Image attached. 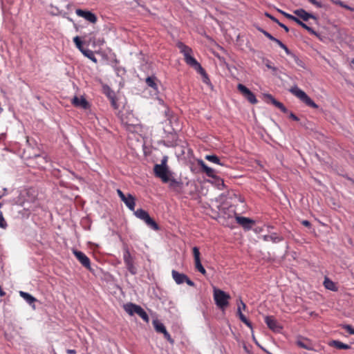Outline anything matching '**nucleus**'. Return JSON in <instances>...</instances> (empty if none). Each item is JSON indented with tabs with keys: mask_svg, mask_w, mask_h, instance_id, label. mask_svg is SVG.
Returning a JSON list of instances; mask_svg holds the SVG:
<instances>
[{
	"mask_svg": "<svg viewBox=\"0 0 354 354\" xmlns=\"http://www.w3.org/2000/svg\"><path fill=\"white\" fill-rule=\"evenodd\" d=\"M177 46L180 49V52L183 54L185 62L194 68L199 73H203L204 69L197 62V60L192 55V49L181 42L178 43Z\"/></svg>",
	"mask_w": 354,
	"mask_h": 354,
	"instance_id": "obj_1",
	"label": "nucleus"
},
{
	"mask_svg": "<svg viewBox=\"0 0 354 354\" xmlns=\"http://www.w3.org/2000/svg\"><path fill=\"white\" fill-rule=\"evenodd\" d=\"M155 175L160 178L164 183H169L170 185L172 186L178 183L171 179V174L168 169V167L162 165H156L153 168Z\"/></svg>",
	"mask_w": 354,
	"mask_h": 354,
	"instance_id": "obj_2",
	"label": "nucleus"
},
{
	"mask_svg": "<svg viewBox=\"0 0 354 354\" xmlns=\"http://www.w3.org/2000/svg\"><path fill=\"white\" fill-rule=\"evenodd\" d=\"M124 310L131 316L138 315L144 321L149 322V319L147 313L138 305L127 303L123 306Z\"/></svg>",
	"mask_w": 354,
	"mask_h": 354,
	"instance_id": "obj_3",
	"label": "nucleus"
},
{
	"mask_svg": "<svg viewBox=\"0 0 354 354\" xmlns=\"http://www.w3.org/2000/svg\"><path fill=\"white\" fill-rule=\"evenodd\" d=\"M214 299L216 304L221 308H224L229 304L230 295L224 291L214 287Z\"/></svg>",
	"mask_w": 354,
	"mask_h": 354,
	"instance_id": "obj_4",
	"label": "nucleus"
},
{
	"mask_svg": "<svg viewBox=\"0 0 354 354\" xmlns=\"http://www.w3.org/2000/svg\"><path fill=\"white\" fill-rule=\"evenodd\" d=\"M290 92L298 97L301 101L305 103L306 105L317 109L318 108L317 104H316L308 95L307 94L300 89L297 86H294L290 88Z\"/></svg>",
	"mask_w": 354,
	"mask_h": 354,
	"instance_id": "obj_5",
	"label": "nucleus"
},
{
	"mask_svg": "<svg viewBox=\"0 0 354 354\" xmlns=\"http://www.w3.org/2000/svg\"><path fill=\"white\" fill-rule=\"evenodd\" d=\"M134 214L136 217L145 221V223L153 230H158L157 223L150 217L149 214L145 210L138 209L134 212Z\"/></svg>",
	"mask_w": 354,
	"mask_h": 354,
	"instance_id": "obj_6",
	"label": "nucleus"
},
{
	"mask_svg": "<svg viewBox=\"0 0 354 354\" xmlns=\"http://www.w3.org/2000/svg\"><path fill=\"white\" fill-rule=\"evenodd\" d=\"M263 34L266 37H267L269 39H270V40L274 41L276 44H277L281 48H283L285 50V52H286V53L287 55H290L295 59V61L299 65H300L301 61L299 60V59L295 54L291 53V51L287 48V46L286 45H284L280 40H279L278 39H277V38L274 37L273 36H272L267 31H263Z\"/></svg>",
	"mask_w": 354,
	"mask_h": 354,
	"instance_id": "obj_7",
	"label": "nucleus"
},
{
	"mask_svg": "<svg viewBox=\"0 0 354 354\" xmlns=\"http://www.w3.org/2000/svg\"><path fill=\"white\" fill-rule=\"evenodd\" d=\"M117 193L120 199L124 203L127 207L131 211L135 209V198L130 194L125 195L120 189H117Z\"/></svg>",
	"mask_w": 354,
	"mask_h": 354,
	"instance_id": "obj_8",
	"label": "nucleus"
},
{
	"mask_svg": "<svg viewBox=\"0 0 354 354\" xmlns=\"http://www.w3.org/2000/svg\"><path fill=\"white\" fill-rule=\"evenodd\" d=\"M237 88L241 95L247 99L251 104H257V100L253 93L242 84H239Z\"/></svg>",
	"mask_w": 354,
	"mask_h": 354,
	"instance_id": "obj_9",
	"label": "nucleus"
},
{
	"mask_svg": "<svg viewBox=\"0 0 354 354\" xmlns=\"http://www.w3.org/2000/svg\"><path fill=\"white\" fill-rule=\"evenodd\" d=\"M153 325L155 328V330L156 332L162 333L164 335V337L171 343H174V339L171 337V335L167 332L165 326L162 323L159 322L158 320L156 319L153 321Z\"/></svg>",
	"mask_w": 354,
	"mask_h": 354,
	"instance_id": "obj_10",
	"label": "nucleus"
},
{
	"mask_svg": "<svg viewBox=\"0 0 354 354\" xmlns=\"http://www.w3.org/2000/svg\"><path fill=\"white\" fill-rule=\"evenodd\" d=\"M193 254L194 257V263H195V268L197 269L202 274L205 275L206 274V270L203 268V266L201 264V258H200V252L197 247H194L192 248Z\"/></svg>",
	"mask_w": 354,
	"mask_h": 354,
	"instance_id": "obj_11",
	"label": "nucleus"
},
{
	"mask_svg": "<svg viewBox=\"0 0 354 354\" xmlns=\"http://www.w3.org/2000/svg\"><path fill=\"white\" fill-rule=\"evenodd\" d=\"M263 99L267 103L273 104L283 113H288V109L284 106V105L274 99L270 94H263Z\"/></svg>",
	"mask_w": 354,
	"mask_h": 354,
	"instance_id": "obj_12",
	"label": "nucleus"
},
{
	"mask_svg": "<svg viewBox=\"0 0 354 354\" xmlns=\"http://www.w3.org/2000/svg\"><path fill=\"white\" fill-rule=\"evenodd\" d=\"M124 263L127 266L128 270L131 274H135L136 272V270L133 266V257H131L129 251L127 249H126L124 252Z\"/></svg>",
	"mask_w": 354,
	"mask_h": 354,
	"instance_id": "obj_13",
	"label": "nucleus"
},
{
	"mask_svg": "<svg viewBox=\"0 0 354 354\" xmlns=\"http://www.w3.org/2000/svg\"><path fill=\"white\" fill-rule=\"evenodd\" d=\"M75 12L79 17H83L93 24L95 23L97 21L96 16L90 11L77 9Z\"/></svg>",
	"mask_w": 354,
	"mask_h": 354,
	"instance_id": "obj_14",
	"label": "nucleus"
},
{
	"mask_svg": "<svg viewBox=\"0 0 354 354\" xmlns=\"http://www.w3.org/2000/svg\"><path fill=\"white\" fill-rule=\"evenodd\" d=\"M265 322L270 329L274 332H279L281 326L272 316L265 317Z\"/></svg>",
	"mask_w": 354,
	"mask_h": 354,
	"instance_id": "obj_15",
	"label": "nucleus"
},
{
	"mask_svg": "<svg viewBox=\"0 0 354 354\" xmlns=\"http://www.w3.org/2000/svg\"><path fill=\"white\" fill-rule=\"evenodd\" d=\"M73 253L78 261L86 268H90V260L81 251L76 250H73Z\"/></svg>",
	"mask_w": 354,
	"mask_h": 354,
	"instance_id": "obj_16",
	"label": "nucleus"
},
{
	"mask_svg": "<svg viewBox=\"0 0 354 354\" xmlns=\"http://www.w3.org/2000/svg\"><path fill=\"white\" fill-rule=\"evenodd\" d=\"M236 220L245 230H250L254 224V221L243 216H236Z\"/></svg>",
	"mask_w": 354,
	"mask_h": 354,
	"instance_id": "obj_17",
	"label": "nucleus"
},
{
	"mask_svg": "<svg viewBox=\"0 0 354 354\" xmlns=\"http://www.w3.org/2000/svg\"><path fill=\"white\" fill-rule=\"evenodd\" d=\"M239 303L238 304L237 313L240 319L245 323L249 328H252L251 323L246 319L243 314H241V309L245 308V304L243 302L241 299H239Z\"/></svg>",
	"mask_w": 354,
	"mask_h": 354,
	"instance_id": "obj_18",
	"label": "nucleus"
},
{
	"mask_svg": "<svg viewBox=\"0 0 354 354\" xmlns=\"http://www.w3.org/2000/svg\"><path fill=\"white\" fill-rule=\"evenodd\" d=\"M239 303L238 304L237 313L240 319L245 323L249 328H252L251 323L246 319L243 314H241V309L245 308V304L243 302L241 299H239Z\"/></svg>",
	"mask_w": 354,
	"mask_h": 354,
	"instance_id": "obj_19",
	"label": "nucleus"
},
{
	"mask_svg": "<svg viewBox=\"0 0 354 354\" xmlns=\"http://www.w3.org/2000/svg\"><path fill=\"white\" fill-rule=\"evenodd\" d=\"M71 102L76 107H80V108H82V109H86L88 105V102L82 96H80V97L75 96L72 99Z\"/></svg>",
	"mask_w": 354,
	"mask_h": 354,
	"instance_id": "obj_20",
	"label": "nucleus"
},
{
	"mask_svg": "<svg viewBox=\"0 0 354 354\" xmlns=\"http://www.w3.org/2000/svg\"><path fill=\"white\" fill-rule=\"evenodd\" d=\"M198 165L202 168L203 171L209 176L212 178H216L215 171L208 166L202 160H198Z\"/></svg>",
	"mask_w": 354,
	"mask_h": 354,
	"instance_id": "obj_21",
	"label": "nucleus"
},
{
	"mask_svg": "<svg viewBox=\"0 0 354 354\" xmlns=\"http://www.w3.org/2000/svg\"><path fill=\"white\" fill-rule=\"evenodd\" d=\"M294 13L300 19H303L304 21H308L309 19H316L315 17L313 16V15L306 12L303 9H298V10H295L294 11Z\"/></svg>",
	"mask_w": 354,
	"mask_h": 354,
	"instance_id": "obj_22",
	"label": "nucleus"
},
{
	"mask_svg": "<svg viewBox=\"0 0 354 354\" xmlns=\"http://www.w3.org/2000/svg\"><path fill=\"white\" fill-rule=\"evenodd\" d=\"M172 277L177 284H181L185 282L186 275L185 274L179 273L176 270L171 272Z\"/></svg>",
	"mask_w": 354,
	"mask_h": 354,
	"instance_id": "obj_23",
	"label": "nucleus"
},
{
	"mask_svg": "<svg viewBox=\"0 0 354 354\" xmlns=\"http://www.w3.org/2000/svg\"><path fill=\"white\" fill-rule=\"evenodd\" d=\"M19 295L24 300H26L28 304H29L30 305L32 306L33 308H35V306L33 305V304L36 301V300H37L36 298H35L33 296H32L29 293L24 292V291H19Z\"/></svg>",
	"mask_w": 354,
	"mask_h": 354,
	"instance_id": "obj_24",
	"label": "nucleus"
},
{
	"mask_svg": "<svg viewBox=\"0 0 354 354\" xmlns=\"http://www.w3.org/2000/svg\"><path fill=\"white\" fill-rule=\"evenodd\" d=\"M330 346H334L339 349H348L350 348L349 345L344 344L337 340H333L329 343Z\"/></svg>",
	"mask_w": 354,
	"mask_h": 354,
	"instance_id": "obj_25",
	"label": "nucleus"
},
{
	"mask_svg": "<svg viewBox=\"0 0 354 354\" xmlns=\"http://www.w3.org/2000/svg\"><path fill=\"white\" fill-rule=\"evenodd\" d=\"M263 240L266 241H272L274 243H278L282 240V238L277 236L275 234L271 235H265L263 237Z\"/></svg>",
	"mask_w": 354,
	"mask_h": 354,
	"instance_id": "obj_26",
	"label": "nucleus"
},
{
	"mask_svg": "<svg viewBox=\"0 0 354 354\" xmlns=\"http://www.w3.org/2000/svg\"><path fill=\"white\" fill-rule=\"evenodd\" d=\"M294 21H295L297 24L307 30L309 32H310L313 35H317V33L308 26H307L306 24L302 22L298 17H295L293 19Z\"/></svg>",
	"mask_w": 354,
	"mask_h": 354,
	"instance_id": "obj_27",
	"label": "nucleus"
},
{
	"mask_svg": "<svg viewBox=\"0 0 354 354\" xmlns=\"http://www.w3.org/2000/svg\"><path fill=\"white\" fill-rule=\"evenodd\" d=\"M324 285L326 289L335 291L337 290L335 283L328 278H326L324 281Z\"/></svg>",
	"mask_w": 354,
	"mask_h": 354,
	"instance_id": "obj_28",
	"label": "nucleus"
},
{
	"mask_svg": "<svg viewBox=\"0 0 354 354\" xmlns=\"http://www.w3.org/2000/svg\"><path fill=\"white\" fill-rule=\"evenodd\" d=\"M82 53H83V55L84 56H86V57L91 59L93 62H95V63L97 62V59L95 57L93 52L92 50H88V49H84V50H82Z\"/></svg>",
	"mask_w": 354,
	"mask_h": 354,
	"instance_id": "obj_29",
	"label": "nucleus"
},
{
	"mask_svg": "<svg viewBox=\"0 0 354 354\" xmlns=\"http://www.w3.org/2000/svg\"><path fill=\"white\" fill-rule=\"evenodd\" d=\"M205 159L212 162H214L215 164H217V165H221L223 166V164L222 162H220V160L218 158V156H215V155H207L205 156Z\"/></svg>",
	"mask_w": 354,
	"mask_h": 354,
	"instance_id": "obj_30",
	"label": "nucleus"
},
{
	"mask_svg": "<svg viewBox=\"0 0 354 354\" xmlns=\"http://www.w3.org/2000/svg\"><path fill=\"white\" fill-rule=\"evenodd\" d=\"M146 83H147V84L149 86L154 88L156 90L157 89V85H156V84L155 82V78L154 77H148L146 79Z\"/></svg>",
	"mask_w": 354,
	"mask_h": 354,
	"instance_id": "obj_31",
	"label": "nucleus"
},
{
	"mask_svg": "<svg viewBox=\"0 0 354 354\" xmlns=\"http://www.w3.org/2000/svg\"><path fill=\"white\" fill-rule=\"evenodd\" d=\"M103 91L109 99H112L114 96H115V93L107 86L103 87Z\"/></svg>",
	"mask_w": 354,
	"mask_h": 354,
	"instance_id": "obj_32",
	"label": "nucleus"
},
{
	"mask_svg": "<svg viewBox=\"0 0 354 354\" xmlns=\"http://www.w3.org/2000/svg\"><path fill=\"white\" fill-rule=\"evenodd\" d=\"M73 41L75 44L77 48L82 52V50H84V48H82V42L81 41L80 37L78 36H76L73 38Z\"/></svg>",
	"mask_w": 354,
	"mask_h": 354,
	"instance_id": "obj_33",
	"label": "nucleus"
},
{
	"mask_svg": "<svg viewBox=\"0 0 354 354\" xmlns=\"http://www.w3.org/2000/svg\"><path fill=\"white\" fill-rule=\"evenodd\" d=\"M7 225V223L3 216L2 212H0V227L2 229H6Z\"/></svg>",
	"mask_w": 354,
	"mask_h": 354,
	"instance_id": "obj_34",
	"label": "nucleus"
},
{
	"mask_svg": "<svg viewBox=\"0 0 354 354\" xmlns=\"http://www.w3.org/2000/svg\"><path fill=\"white\" fill-rule=\"evenodd\" d=\"M297 344L299 346H300V347H301V348H305V349H306V350H312V349H313V348H312V347H311L310 345H308V344H305V343H304V342H302V341H297Z\"/></svg>",
	"mask_w": 354,
	"mask_h": 354,
	"instance_id": "obj_35",
	"label": "nucleus"
},
{
	"mask_svg": "<svg viewBox=\"0 0 354 354\" xmlns=\"http://www.w3.org/2000/svg\"><path fill=\"white\" fill-rule=\"evenodd\" d=\"M333 2H334V3H335L337 5H339L341 7L345 8L346 9H348V10H353V8H351L350 6L346 5L345 3H344L340 0H334Z\"/></svg>",
	"mask_w": 354,
	"mask_h": 354,
	"instance_id": "obj_36",
	"label": "nucleus"
},
{
	"mask_svg": "<svg viewBox=\"0 0 354 354\" xmlns=\"http://www.w3.org/2000/svg\"><path fill=\"white\" fill-rule=\"evenodd\" d=\"M342 328L346 329L350 334H354V329L351 327V325L344 324L342 325Z\"/></svg>",
	"mask_w": 354,
	"mask_h": 354,
	"instance_id": "obj_37",
	"label": "nucleus"
},
{
	"mask_svg": "<svg viewBox=\"0 0 354 354\" xmlns=\"http://www.w3.org/2000/svg\"><path fill=\"white\" fill-rule=\"evenodd\" d=\"M279 12L283 15L285 16L286 17H287L288 19H291L293 21L294 18L295 17V16L292 15H290L288 13H286L282 10H279Z\"/></svg>",
	"mask_w": 354,
	"mask_h": 354,
	"instance_id": "obj_38",
	"label": "nucleus"
},
{
	"mask_svg": "<svg viewBox=\"0 0 354 354\" xmlns=\"http://www.w3.org/2000/svg\"><path fill=\"white\" fill-rule=\"evenodd\" d=\"M109 100H111V105L113 106V107L115 109H118V104L116 102L115 96H114L112 99H109Z\"/></svg>",
	"mask_w": 354,
	"mask_h": 354,
	"instance_id": "obj_39",
	"label": "nucleus"
},
{
	"mask_svg": "<svg viewBox=\"0 0 354 354\" xmlns=\"http://www.w3.org/2000/svg\"><path fill=\"white\" fill-rule=\"evenodd\" d=\"M201 74L203 76V82L205 84H209V80L207 77L206 73L204 71L203 73H201Z\"/></svg>",
	"mask_w": 354,
	"mask_h": 354,
	"instance_id": "obj_40",
	"label": "nucleus"
},
{
	"mask_svg": "<svg viewBox=\"0 0 354 354\" xmlns=\"http://www.w3.org/2000/svg\"><path fill=\"white\" fill-rule=\"evenodd\" d=\"M308 1L318 8H320L322 6L321 3L319 2H318L317 0H308Z\"/></svg>",
	"mask_w": 354,
	"mask_h": 354,
	"instance_id": "obj_41",
	"label": "nucleus"
},
{
	"mask_svg": "<svg viewBox=\"0 0 354 354\" xmlns=\"http://www.w3.org/2000/svg\"><path fill=\"white\" fill-rule=\"evenodd\" d=\"M167 156H165L163 157V158L161 160V163L160 164H158L159 165H162V166H165V167H167Z\"/></svg>",
	"mask_w": 354,
	"mask_h": 354,
	"instance_id": "obj_42",
	"label": "nucleus"
},
{
	"mask_svg": "<svg viewBox=\"0 0 354 354\" xmlns=\"http://www.w3.org/2000/svg\"><path fill=\"white\" fill-rule=\"evenodd\" d=\"M185 282L187 283V285L190 286H194V283L191 281L187 277H186V279L185 280Z\"/></svg>",
	"mask_w": 354,
	"mask_h": 354,
	"instance_id": "obj_43",
	"label": "nucleus"
},
{
	"mask_svg": "<svg viewBox=\"0 0 354 354\" xmlns=\"http://www.w3.org/2000/svg\"><path fill=\"white\" fill-rule=\"evenodd\" d=\"M289 117L295 121H297L299 120L298 118L292 112L290 113Z\"/></svg>",
	"mask_w": 354,
	"mask_h": 354,
	"instance_id": "obj_44",
	"label": "nucleus"
},
{
	"mask_svg": "<svg viewBox=\"0 0 354 354\" xmlns=\"http://www.w3.org/2000/svg\"><path fill=\"white\" fill-rule=\"evenodd\" d=\"M266 15L267 17H268L270 19H271L273 21H274V22H276L277 24L279 22L276 18H274V17L271 16L268 13H266Z\"/></svg>",
	"mask_w": 354,
	"mask_h": 354,
	"instance_id": "obj_45",
	"label": "nucleus"
},
{
	"mask_svg": "<svg viewBox=\"0 0 354 354\" xmlns=\"http://www.w3.org/2000/svg\"><path fill=\"white\" fill-rule=\"evenodd\" d=\"M218 59L221 62V64L223 65V66H227V64L226 63V62L224 60V59L221 58V57H218Z\"/></svg>",
	"mask_w": 354,
	"mask_h": 354,
	"instance_id": "obj_46",
	"label": "nucleus"
},
{
	"mask_svg": "<svg viewBox=\"0 0 354 354\" xmlns=\"http://www.w3.org/2000/svg\"><path fill=\"white\" fill-rule=\"evenodd\" d=\"M278 24H279L281 28H283L286 32H288L289 29H288V28L286 26H285L284 24H281V23H280V22H279V23H278Z\"/></svg>",
	"mask_w": 354,
	"mask_h": 354,
	"instance_id": "obj_47",
	"label": "nucleus"
},
{
	"mask_svg": "<svg viewBox=\"0 0 354 354\" xmlns=\"http://www.w3.org/2000/svg\"><path fill=\"white\" fill-rule=\"evenodd\" d=\"M302 224L304 225V226H306V227H309L310 223L308 221H306V220H304L302 221Z\"/></svg>",
	"mask_w": 354,
	"mask_h": 354,
	"instance_id": "obj_48",
	"label": "nucleus"
},
{
	"mask_svg": "<svg viewBox=\"0 0 354 354\" xmlns=\"http://www.w3.org/2000/svg\"><path fill=\"white\" fill-rule=\"evenodd\" d=\"M67 353L68 354H75L76 353V351L73 349H68L66 351Z\"/></svg>",
	"mask_w": 354,
	"mask_h": 354,
	"instance_id": "obj_49",
	"label": "nucleus"
},
{
	"mask_svg": "<svg viewBox=\"0 0 354 354\" xmlns=\"http://www.w3.org/2000/svg\"><path fill=\"white\" fill-rule=\"evenodd\" d=\"M266 66L268 68H270V69H272L273 71H275L276 68L274 67H272L270 64H266Z\"/></svg>",
	"mask_w": 354,
	"mask_h": 354,
	"instance_id": "obj_50",
	"label": "nucleus"
},
{
	"mask_svg": "<svg viewBox=\"0 0 354 354\" xmlns=\"http://www.w3.org/2000/svg\"><path fill=\"white\" fill-rule=\"evenodd\" d=\"M5 295V292L3 291L1 287L0 286V296L3 297Z\"/></svg>",
	"mask_w": 354,
	"mask_h": 354,
	"instance_id": "obj_51",
	"label": "nucleus"
},
{
	"mask_svg": "<svg viewBox=\"0 0 354 354\" xmlns=\"http://www.w3.org/2000/svg\"><path fill=\"white\" fill-rule=\"evenodd\" d=\"M257 29L258 30H259L260 32H261L263 33V31H265L263 29L259 28V27H257Z\"/></svg>",
	"mask_w": 354,
	"mask_h": 354,
	"instance_id": "obj_52",
	"label": "nucleus"
},
{
	"mask_svg": "<svg viewBox=\"0 0 354 354\" xmlns=\"http://www.w3.org/2000/svg\"><path fill=\"white\" fill-rule=\"evenodd\" d=\"M351 63H352L353 64H354V59H353V60L351 61Z\"/></svg>",
	"mask_w": 354,
	"mask_h": 354,
	"instance_id": "obj_53",
	"label": "nucleus"
},
{
	"mask_svg": "<svg viewBox=\"0 0 354 354\" xmlns=\"http://www.w3.org/2000/svg\"><path fill=\"white\" fill-rule=\"evenodd\" d=\"M1 207V204L0 203V207Z\"/></svg>",
	"mask_w": 354,
	"mask_h": 354,
	"instance_id": "obj_54",
	"label": "nucleus"
}]
</instances>
